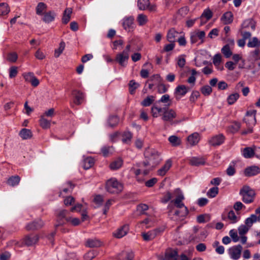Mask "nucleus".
<instances>
[{"mask_svg": "<svg viewBox=\"0 0 260 260\" xmlns=\"http://www.w3.org/2000/svg\"><path fill=\"white\" fill-rule=\"evenodd\" d=\"M145 160L142 162L141 167H146L144 171L145 174H148L161 161L160 153L153 148H148L144 152Z\"/></svg>", "mask_w": 260, "mask_h": 260, "instance_id": "obj_1", "label": "nucleus"}, {"mask_svg": "<svg viewBox=\"0 0 260 260\" xmlns=\"http://www.w3.org/2000/svg\"><path fill=\"white\" fill-rule=\"evenodd\" d=\"M123 189V185L116 178H112L108 180L106 183V190L112 194H118Z\"/></svg>", "mask_w": 260, "mask_h": 260, "instance_id": "obj_2", "label": "nucleus"}, {"mask_svg": "<svg viewBox=\"0 0 260 260\" xmlns=\"http://www.w3.org/2000/svg\"><path fill=\"white\" fill-rule=\"evenodd\" d=\"M240 194L242 197V201L249 204L253 202L255 193L249 186L245 185L240 189Z\"/></svg>", "mask_w": 260, "mask_h": 260, "instance_id": "obj_3", "label": "nucleus"}, {"mask_svg": "<svg viewBox=\"0 0 260 260\" xmlns=\"http://www.w3.org/2000/svg\"><path fill=\"white\" fill-rule=\"evenodd\" d=\"M205 37V32L204 31H201L199 29H196L190 33V43L193 44L197 43L200 40V43L202 44L204 42Z\"/></svg>", "mask_w": 260, "mask_h": 260, "instance_id": "obj_4", "label": "nucleus"}, {"mask_svg": "<svg viewBox=\"0 0 260 260\" xmlns=\"http://www.w3.org/2000/svg\"><path fill=\"white\" fill-rule=\"evenodd\" d=\"M242 249V246L239 244L230 247L228 249V253L232 259L237 260L241 257Z\"/></svg>", "mask_w": 260, "mask_h": 260, "instance_id": "obj_5", "label": "nucleus"}, {"mask_svg": "<svg viewBox=\"0 0 260 260\" xmlns=\"http://www.w3.org/2000/svg\"><path fill=\"white\" fill-rule=\"evenodd\" d=\"M177 114L176 112L172 109L164 108L161 119L165 121H171L176 117Z\"/></svg>", "mask_w": 260, "mask_h": 260, "instance_id": "obj_6", "label": "nucleus"}, {"mask_svg": "<svg viewBox=\"0 0 260 260\" xmlns=\"http://www.w3.org/2000/svg\"><path fill=\"white\" fill-rule=\"evenodd\" d=\"M256 111H248L244 118V121L247 126H254L256 123Z\"/></svg>", "mask_w": 260, "mask_h": 260, "instance_id": "obj_7", "label": "nucleus"}, {"mask_svg": "<svg viewBox=\"0 0 260 260\" xmlns=\"http://www.w3.org/2000/svg\"><path fill=\"white\" fill-rule=\"evenodd\" d=\"M164 231L162 229H156L154 230L149 231L147 233H143L142 236L144 240L146 241H149L154 239L156 236Z\"/></svg>", "mask_w": 260, "mask_h": 260, "instance_id": "obj_8", "label": "nucleus"}, {"mask_svg": "<svg viewBox=\"0 0 260 260\" xmlns=\"http://www.w3.org/2000/svg\"><path fill=\"white\" fill-rule=\"evenodd\" d=\"M23 76L25 81L30 83L32 86L37 87L39 84V80L35 76L33 73H24Z\"/></svg>", "mask_w": 260, "mask_h": 260, "instance_id": "obj_9", "label": "nucleus"}, {"mask_svg": "<svg viewBox=\"0 0 260 260\" xmlns=\"http://www.w3.org/2000/svg\"><path fill=\"white\" fill-rule=\"evenodd\" d=\"M129 55L128 54L122 52L116 55L115 60L121 66L125 67L126 66L127 60L129 59Z\"/></svg>", "mask_w": 260, "mask_h": 260, "instance_id": "obj_10", "label": "nucleus"}, {"mask_svg": "<svg viewBox=\"0 0 260 260\" xmlns=\"http://www.w3.org/2000/svg\"><path fill=\"white\" fill-rule=\"evenodd\" d=\"M44 225V222L40 219L28 223L26 225L27 231L37 230L42 228Z\"/></svg>", "mask_w": 260, "mask_h": 260, "instance_id": "obj_11", "label": "nucleus"}, {"mask_svg": "<svg viewBox=\"0 0 260 260\" xmlns=\"http://www.w3.org/2000/svg\"><path fill=\"white\" fill-rule=\"evenodd\" d=\"M39 239V237L37 235H29L23 239V243L27 246H30L37 243Z\"/></svg>", "mask_w": 260, "mask_h": 260, "instance_id": "obj_12", "label": "nucleus"}, {"mask_svg": "<svg viewBox=\"0 0 260 260\" xmlns=\"http://www.w3.org/2000/svg\"><path fill=\"white\" fill-rule=\"evenodd\" d=\"M224 136L220 134L212 137L209 140V143L213 146H219L224 142Z\"/></svg>", "mask_w": 260, "mask_h": 260, "instance_id": "obj_13", "label": "nucleus"}, {"mask_svg": "<svg viewBox=\"0 0 260 260\" xmlns=\"http://www.w3.org/2000/svg\"><path fill=\"white\" fill-rule=\"evenodd\" d=\"M260 173V168L256 166L246 168L244 170V175L247 177L255 176Z\"/></svg>", "mask_w": 260, "mask_h": 260, "instance_id": "obj_14", "label": "nucleus"}, {"mask_svg": "<svg viewBox=\"0 0 260 260\" xmlns=\"http://www.w3.org/2000/svg\"><path fill=\"white\" fill-rule=\"evenodd\" d=\"M189 163L192 166H203L206 163V159L203 157H191L189 159Z\"/></svg>", "mask_w": 260, "mask_h": 260, "instance_id": "obj_15", "label": "nucleus"}, {"mask_svg": "<svg viewBox=\"0 0 260 260\" xmlns=\"http://www.w3.org/2000/svg\"><path fill=\"white\" fill-rule=\"evenodd\" d=\"M172 165V161L171 159H168L163 165L157 171V174L160 176H164L167 172L169 170Z\"/></svg>", "mask_w": 260, "mask_h": 260, "instance_id": "obj_16", "label": "nucleus"}, {"mask_svg": "<svg viewBox=\"0 0 260 260\" xmlns=\"http://www.w3.org/2000/svg\"><path fill=\"white\" fill-rule=\"evenodd\" d=\"M134 18L133 17H128L124 18L123 19L122 25L123 28L125 30H127L130 31L132 29L134 28Z\"/></svg>", "mask_w": 260, "mask_h": 260, "instance_id": "obj_17", "label": "nucleus"}, {"mask_svg": "<svg viewBox=\"0 0 260 260\" xmlns=\"http://www.w3.org/2000/svg\"><path fill=\"white\" fill-rule=\"evenodd\" d=\"M179 32L175 28H172L168 32L167 38L170 43H175L178 39Z\"/></svg>", "mask_w": 260, "mask_h": 260, "instance_id": "obj_18", "label": "nucleus"}, {"mask_svg": "<svg viewBox=\"0 0 260 260\" xmlns=\"http://www.w3.org/2000/svg\"><path fill=\"white\" fill-rule=\"evenodd\" d=\"M149 0H138V7L141 10L149 9L150 11L154 10V7H149Z\"/></svg>", "mask_w": 260, "mask_h": 260, "instance_id": "obj_19", "label": "nucleus"}, {"mask_svg": "<svg viewBox=\"0 0 260 260\" xmlns=\"http://www.w3.org/2000/svg\"><path fill=\"white\" fill-rule=\"evenodd\" d=\"M128 229V225H124L114 233V236L117 238H121L126 235Z\"/></svg>", "mask_w": 260, "mask_h": 260, "instance_id": "obj_20", "label": "nucleus"}, {"mask_svg": "<svg viewBox=\"0 0 260 260\" xmlns=\"http://www.w3.org/2000/svg\"><path fill=\"white\" fill-rule=\"evenodd\" d=\"M178 252L176 250H168L165 255L164 260H177Z\"/></svg>", "mask_w": 260, "mask_h": 260, "instance_id": "obj_21", "label": "nucleus"}, {"mask_svg": "<svg viewBox=\"0 0 260 260\" xmlns=\"http://www.w3.org/2000/svg\"><path fill=\"white\" fill-rule=\"evenodd\" d=\"M255 147L254 146L253 148L251 147H246L244 148L242 151V154L243 156L246 158H249L252 157L253 156H255Z\"/></svg>", "mask_w": 260, "mask_h": 260, "instance_id": "obj_22", "label": "nucleus"}, {"mask_svg": "<svg viewBox=\"0 0 260 260\" xmlns=\"http://www.w3.org/2000/svg\"><path fill=\"white\" fill-rule=\"evenodd\" d=\"M55 15L54 12L52 11H48L44 13L42 20L45 23H50L54 20Z\"/></svg>", "mask_w": 260, "mask_h": 260, "instance_id": "obj_23", "label": "nucleus"}, {"mask_svg": "<svg viewBox=\"0 0 260 260\" xmlns=\"http://www.w3.org/2000/svg\"><path fill=\"white\" fill-rule=\"evenodd\" d=\"M72 94L75 98V103L77 105L80 104L84 100V93L79 90H74Z\"/></svg>", "mask_w": 260, "mask_h": 260, "instance_id": "obj_24", "label": "nucleus"}, {"mask_svg": "<svg viewBox=\"0 0 260 260\" xmlns=\"http://www.w3.org/2000/svg\"><path fill=\"white\" fill-rule=\"evenodd\" d=\"M221 20L224 24L231 23L233 21V15L230 11L225 12L221 17Z\"/></svg>", "mask_w": 260, "mask_h": 260, "instance_id": "obj_25", "label": "nucleus"}, {"mask_svg": "<svg viewBox=\"0 0 260 260\" xmlns=\"http://www.w3.org/2000/svg\"><path fill=\"white\" fill-rule=\"evenodd\" d=\"M19 135L23 140H27L32 138V133L30 129L24 128L20 131Z\"/></svg>", "mask_w": 260, "mask_h": 260, "instance_id": "obj_26", "label": "nucleus"}, {"mask_svg": "<svg viewBox=\"0 0 260 260\" xmlns=\"http://www.w3.org/2000/svg\"><path fill=\"white\" fill-rule=\"evenodd\" d=\"M256 23L252 19H248L243 21L241 25L242 28H246L251 27L252 30H254L255 28Z\"/></svg>", "mask_w": 260, "mask_h": 260, "instance_id": "obj_27", "label": "nucleus"}, {"mask_svg": "<svg viewBox=\"0 0 260 260\" xmlns=\"http://www.w3.org/2000/svg\"><path fill=\"white\" fill-rule=\"evenodd\" d=\"M200 140V136L198 133H194L187 138L188 143L192 146L196 145Z\"/></svg>", "mask_w": 260, "mask_h": 260, "instance_id": "obj_28", "label": "nucleus"}, {"mask_svg": "<svg viewBox=\"0 0 260 260\" xmlns=\"http://www.w3.org/2000/svg\"><path fill=\"white\" fill-rule=\"evenodd\" d=\"M184 199V196L181 193L179 194L174 200L172 201V202L174 203L175 206L177 208H181L185 206L184 203L182 202V201Z\"/></svg>", "mask_w": 260, "mask_h": 260, "instance_id": "obj_29", "label": "nucleus"}, {"mask_svg": "<svg viewBox=\"0 0 260 260\" xmlns=\"http://www.w3.org/2000/svg\"><path fill=\"white\" fill-rule=\"evenodd\" d=\"M189 90V88L184 85H180L175 88V93L181 96L185 95Z\"/></svg>", "mask_w": 260, "mask_h": 260, "instance_id": "obj_30", "label": "nucleus"}, {"mask_svg": "<svg viewBox=\"0 0 260 260\" xmlns=\"http://www.w3.org/2000/svg\"><path fill=\"white\" fill-rule=\"evenodd\" d=\"M164 109V108H162L158 107L156 106H153L151 109V113L152 116L154 118H156L160 115H162L161 113H162Z\"/></svg>", "mask_w": 260, "mask_h": 260, "instance_id": "obj_31", "label": "nucleus"}, {"mask_svg": "<svg viewBox=\"0 0 260 260\" xmlns=\"http://www.w3.org/2000/svg\"><path fill=\"white\" fill-rule=\"evenodd\" d=\"M20 181V178L18 175L10 177L7 181V183L11 186L17 185Z\"/></svg>", "mask_w": 260, "mask_h": 260, "instance_id": "obj_32", "label": "nucleus"}, {"mask_svg": "<svg viewBox=\"0 0 260 260\" xmlns=\"http://www.w3.org/2000/svg\"><path fill=\"white\" fill-rule=\"evenodd\" d=\"M67 213V211L66 210H62L59 212L58 215L57 219V222L58 223L55 225L56 228L59 226L60 225L64 223V219L66 218Z\"/></svg>", "mask_w": 260, "mask_h": 260, "instance_id": "obj_33", "label": "nucleus"}, {"mask_svg": "<svg viewBox=\"0 0 260 260\" xmlns=\"http://www.w3.org/2000/svg\"><path fill=\"white\" fill-rule=\"evenodd\" d=\"M94 164V159L91 157H87L83 161V167L87 170L92 167Z\"/></svg>", "mask_w": 260, "mask_h": 260, "instance_id": "obj_34", "label": "nucleus"}, {"mask_svg": "<svg viewBox=\"0 0 260 260\" xmlns=\"http://www.w3.org/2000/svg\"><path fill=\"white\" fill-rule=\"evenodd\" d=\"M155 99V97L153 95L147 96L141 102V104L143 107H148L153 103Z\"/></svg>", "mask_w": 260, "mask_h": 260, "instance_id": "obj_35", "label": "nucleus"}, {"mask_svg": "<svg viewBox=\"0 0 260 260\" xmlns=\"http://www.w3.org/2000/svg\"><path fill=\"white\" fill-rule=\"evenodd\" d=\"M119 121V118L117 116L112 115L108 119V124L109 126L113 127L118 124Z\"/></svg>", "mask_w": 260, "mask_h": 260, "instance_id": "obj_36", "label": "nucleus"}, {"mask_svg": "<svg viewBox=\"0 0 260 260\" xmlns=\"http://www.w3.org/2000/svg\"><path fill=\"white\" fill-rule=\"evenodd\" d=\"M72 12V10L71 8H68L64 10L63 16L62 18V23L64 24H67L69 22Z\"/></svg>", "mask_w": 260, "mask_h": 260, "instance_id": "obj_37", "label": "nucleus"}, {"mask_svg": "<svg viewBox=\"0 0 260 260\" xmlns=\"http://www.w3.org/2000/svg\"><path fill=\"white\" fill-rule=\"evenodd\" d=\"M40 121V125L43 129H48L50 127V121L46 119L44 117V115L41 116Z\"/></svg>", "mask_w": 260, "mask_h": 260, "instance_id": "obj_38", "label": "nucleus"}, {"mask_svg": "<svg viewBox=\"0 0 260 260\" xmlns=\"http://www.w3.org/2000/svg\"><path fill=\"white\" fill-rule=\"evenodd\" d=\"M101 245V242L97 239H88L86 243V245L89 247H98Z\"/></svg>", "mask_w": 260, "mask_h": 260, "instance_id": "obj_39", "label": "nucleus"}, {"mask_svg": "<svg viewBox=\"0 0 260 260\" xmlns=\"http://www.w3.org/2000/svg\"><path fill=\"white\" fill-rule=\"evenodd\" d=\"M122 160L120 158H118L111 163L110 165V168L111 170H117L122 166Z\"/></svg>", "mask_w": 260, "mask_h": 260, "instance_id": "obj_40", "label": "nucleus"}, {"mask_svg": "<svg viewBox=\"0 0 260 260\" xmlns=\"http://www.w3.org/2000/svg\"><path fill=\"white\" fill-rule=\"evenodd\" d=\"M239 98V94L238 93H234L230 94L227 98V102L229 105H231L234 104L237 100Z\"/></svg>", "mask_w": 260, "mask_h": 260, "instance_id": "obj_41", "label": "nucleus"}, {"mask_svg": "<svg viewBox=\"0 0 260 260\" xmlns=\"http://www.w3.org/2000/svg\"><path fill=\"white\" fill-rule=\"evenodd\" d=\"M257 216L254 214H252L249 217L246 219L245 224L250 228L252 225L253 223L257 221Z\"/></svg>", "mask_w": 260, "mask_h": 260, "instance_id": "obj_42", "label": "nucleus"}, {"mask_svg": "<svg viewBox=\"0 0 260 260\" xmlns=\"http://www.w3.org/2000/svg\"><path fill=\"white\" fill-rule=\"evenodd\" d=\"M47 8L46 5L43 3H39L36 7V14L38 15H43V11H44Z\"/></svg>", "mask_w": 260, "mask_h": 260, "instance_id": "obj_43", "label": "nucleus"}, {"mask_svg": "<svg viewBox=\"0 0 260 260\" xmlns=\"http://www.w3.org/2000/svg\"><path fill=\"white\" fill-rule=\"evenodd\" d=\"M169 141L173 146H179L181 144V140L176 136H171L168 139Z\"/></svg>", "mask_w": 260, "mask_h": 260, "instance_id": "obj_44", "label": "nucleus"}, {"mask_svg": "<svg viewBox=\"0 0 260 260\" xmlns=\"http://www.w3.org/2000/svg\"><path fill=\"white\" fill-rule=\"evenodd\" d=\"M129 91L131 94L135 92V90L140 86L139 84L134 80H131L129 82Z\"/></svg>", "mask_w": 260, "mask_h": 260, "instance_id": "obj_45", "label": "nucleus"}, {"mask_svg": "<svg viewBox=\"0 0 260 260\" xmlns=\"http://www.w3.org/2000/svg\"><path fill=\"white\" fill-rule=\"evenodd\" d=\"M65 43L64 42H61L59 43V46L58 49L55 50L54 56L56 58L58 57L62 53L65 48Z\"/></svg>", "mask_w": 260, "mask_h": 260, "instance_id": "obj_46", "label": "nucleus"}, {"mask_svg": "<svg viewBox=\"0 0 260 260\" xmlns=\"http://www.w3.org/2000/svg\"><path fill=\"white\" fill-rule=\"evenodd\" d=\"M10 11L8 5L6 3L0 4V16L7 14Z\"/></svg>", "mask_w": 260, "mask_h": 260, "instance_id": "obj_47", "label": "nucleus"}, {"mask_svg": "<svg viewBox=\"0 0 260 260\" xmlns=\"http://www.w3.org/2000/svg\"><path fill=\"white\" fill-rule=\"evenodd\" d=\"M247 46L251 48L258 47L260 46V41L256 37H253L249 41Z\"/></svg>", "mask_w": 260, "mask_h": 260, "instance_id": "obj_48", "label": "nucleus"}, {"mask_svg": "<svg viewBox=\"0 0 260 260\" xmlns=\"http://www.w3.org/2000/svg\"><path fill=\"white\" fill-rule=\"evenodd\" d=\"M218 187L217 186L211 188L207 192V196L210 198H214L218 193Z\"/></svg>", "mask_w": 260, "mask_h": 260, "instance_id": "obj_49", "label": "nucleus"}, {"mask_svg": "<svg viewBox=\"0 0 260 260\" xmlns=\"http://www.w3.org/2000/svg\"><path fill=\"white\" fill-rule=\"evenodd\" d=\"M221 52L226 58L230 57L232 54V52L230 49V46L228 44L224 45L222 47L221 49Z\"/></svg>", "mask_w": 260, "mask_h": 260, "instance_id": "obj_50", "label": "nucleus"}, {"mask_svg": "<svg viewBox=\"0 0 260 260\" xmlns=\"http://www.w3.org/2000/svg\"><path fill=\"white\" fill-rule=\"evenodd\" d=\"M213 14L212 11L209 9H205L203 14L201 16V19H204L205 18L206 19V21L209 20L212 17Z\"/></svg>", "mask_w": 260, "mask_h": 260, "instance_id": "obj_51", "label": "nucleus"}, {"mask_svg": "<svg viewBox=\"0 0 260 260\" xmlns=\"http://www.w3.org/2000/svg\"><path fill=\"white\" fill-rule=\"evenodd\" d=\"M183 208L184 209L181 211L176 210L174 213V215L176 216H179L181 217H186L188 215L189 211L186 206L184 207Z\"/></svg>", "mask_w": 260, "mask_h": 260, "instance_id": "obj_52", "label": "nucleus"}, {"mask_svg": "<svg viewBox=\"0 0 260 260\" xmlns=\"http://www.w3.org/2000/svg\"><path fill=\"white\" fill-rule=\"evenodd\" d=\"M201 91L205 96L209 95L212 91V88L209 85H205L201 87Z\"/></svg>", "mask_w": 260, "mask_h": 260, "instance_id": "obj_53", "label": "nucleus"}, {"mask_svg": "<svg viewBox=\"0 0 260 260\" xmlns=\"http://www.w3.org/2000/svg\"><path fill=\"white\" fill-rule=\"evenodd\" d=\"M137 21L140 25H143L147 23L148 19L145 15L141 14L138 16Z\"/></svg>", "mask_w": 260, "mask_h": 260, "instance_id": "obj_54", "label": "nucleus"}, {"mask_svg": "<svg viewBox=\"0 0 260 260\" xmlns=\"http://www.w3.org/2000/svg\"><path fill=\"white\" fill-rule=\"evenodd\" d=\"M132 138V134L130 132H125L122 134V141L123 143L129 142Z\"/></svg>", "mask_w": 260, "mask_h": 260, "instance_id": "obj_55", "label": "nucleus"}, {"mask_svg": "<svg viewBox=\"0 0 260 260\" xmlns=\"http://www.w3.org/2000/svg\"><path fill=\"white\" fill-rule=\"evenodd\" d=\"M18 59V55L16 52H11L8 54L7 60L11 62H15Z\"/></svg>", "mask_w": 260, "mask_h": 260, "instance_id": "obj_56", "label": "nucleus"}, {"mask_svg": "<svg viewBox=\"0 0 260 260\" xmlns=\"http://www.w3.org/2000/svg\"><path fill=\"white\" fill-rule=\"evenodd\" d=\"M249 228L245 224L241 225L238 228V232L240 235L242 236L246 234Z\"/></svg>", "mask_w": 260, "mask_h": 260, "instance_id": "obj_57", "label": "nucleus"}, {"mask_svg": "<svg viewBox=\"0 0 260 260\" xmlns=\"http://www.w3.org/2000/svg\"><path fill=\"white\" fill-rule=\"evenodd\" d=\"M251 58L254 60L260 59V50L256 49L254 51L251 52Z\"/></svg>", "mask_w": 260, "mask_h": 260, "instance_id": "obj_58", "label": "nucleus"}, {"mask_svg": "<svg viewBox=\"0 0 260 260\" xmlns=\"http://www.w3.org/2000/svg\"><path fill=\"white\" fill-rule=\"evenodd\" d=\"M230 236L234 242H237L239 240V237L238 236L236 230L233 229L229 232Z\"/></svg>", "mask_w": 260, "mask_h": 260, "instance_id": "obj_59", "label": "nucleus"}, {"mask_svg": "<svg viewBox=\"0 0 260 260\" xmlns=\"http://www.w3.org/2000/svg\"><path fill=\"white\" fill-rule=\"evenodd\" d=\"M221 61V55L219 54H216L213 58V63L215 66H218Z\"/></svg>", "mask_w": 260, "mask_h": 260, "instance_id": "obj_60", "label": "nucleus"}, {"mask_svg": "<svg viewBox=\"0 0 260 260\" xmlns=\"http://www.w3.org/2000/svg\"><path fill=\"white\" fill-rule=\"evenodd\" d=\"M18 74V68L17 67L12 66L9 69V77L13 78L17 76Z\"/></svg>", "mask_w": 260, "mask_h": 260, "instance_id": "obj_61", "label": "nucleus"}, {"mask_svg": "<svg viewBox=\"0 0 260 260\" xmlns=\"http://www.w3.org/2000/svg\"><path fill=\"white\" fill-rule=\"evenodd\" d=\"M228 218L232 221V223H235L237 222L238 218L235 212L233 210H231L228 213Z\"/></svg>", "mask_w": 260, "mask_h": 260, "instance_id": "obj_62", "label": "nucleus"}, {"mask_svg": "<svg viewBox=\"0 0 260 260\" xmlns=\"http://www.w3.org/2000/svg\"><path fill=\"white\" fill-rule=\"evenodd\" d=\"M142 165V162L139 163L137 165L138 167L139 168V169H137L135 172V174L136 176H138L141 174H143L144 175H147V174H145L144 171L146 170V167H141V165Z\"/></svg>", "mask_w": 260, "mask_h": 260, "instance_id": "obj_63", "label": "nucleus"}, {"mask_svg": "<svg viewBox=\"0 0 260 260\" xmlns=\"http://www.w3.org/2000/svg\"><path fill=\"white\" fill-rule=\"evenodd\" d=\"M200 94L198 91H193L190 98L189 100L191 102H194L200 96Z\"/></svg>", "mask_w": 260, "mask_h": 260, "instance_id": "obj_64", "label": "nucleus"}]
</instances>
